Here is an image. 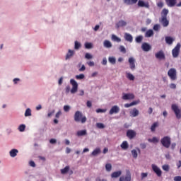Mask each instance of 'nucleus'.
Listing matches in <instances>:
<instances>
[{"label":"nucleus","mask_w":181,"mask_h":181,"mask_svg":"<svg viewBox=\"0 0 181 181\" xmlns=\"http://www.w3.org/2000/svg\"><path fill=\"white\" fill-rule=\"evenodd\" d=\"M70 83L72 85V88L71 89L70 86H66L65 88V93L69 94L70 92L71 94H75L78 91V85L75 79H71Z\"/></svg>","instance_id":"obj_1"},{"label":"nucleus","mask_w":181,"mask_h":181,"mask_svg":"<svg viewBox=\"0 0 181 181\" xmlns=\"http://www.w3.org/2000/svg\"><path fill=\"white\" fill-rule=\"evenodd\" d=\"M74 120L76 122H81L82 124H85L87 122V117L86 116H83L82 112L80 111L76 112L74 115Z\"/></svg>","instance_id":"obj_2"},{"label":"nucleus","mask_w":181,"mask_h":181,"mask_svg":"<svg viewBox=\"0 0 181 181\" xmlns=\"http://www.w3.org/2000/svg\"><path fill=\"white\" fill-rule=\"evenodd\" d=\"M171 109L174 112L175 117L177 119H181V109H180L179 106L176 104H173L171 105Z\"/></svg>","instance_id":"obj_3"},{"label":"nucleus","mask_w":181,"mask_h":181,"mask_svg":"<svg viewBox=\"0 0 181 181\" xmlns=\"http://www.w3.org/2000/svg\"><path fill=\"white\" fill-rule=\"evenodd\" d=\"M160 142L164 147L169 148L171 145V138L168 136H164L161 139Z\"/></svg>","instance_id":"obj_4"},{"label":"nucleus","mask_w":181,"mask_h":181,"mask_svg":"<svg viewBox=\"0 0 181 181\" xmlns=\"http://www.w3.org/2000/svg\"><path fill=\"white\" fill-rule=\"evenodd\" d=\"M177 70L175 68H172L168 71V76L172 81H176L177 79Z\"/></svg>","instance_id":"obj_5"},{"label":"nucleus","mask_w":181,"mask_h":181,"mask_svg":"<svg viewBox=\"0 0 181 181\" xmlns=\"http://www.w3.org/2000/svg\"><path fill=\"white\" fill-rule=\"evenodd\" d=\"M180 48H181V44L178 42L177 45L172 50V55L173 58L175 59L179 57Z\"/></svg>","instance_id":"obj_6"},{"label":"nucleus","mask_w":181,"mask_h":181,"mask_svg":"<svg viewBox=\"0 0 181 181\" xmlns=\"http://www.w3.org/2000/svg\"><path fill=\"white\" fill-rule=\"evenodd\" d=\"M119 181H132V173L129 170H126V175L119 177Z\"/></svg>","instance_id":"obj_7"},{"label":"nucleus","mask_w":181,"mask_h":181,"mask_svg":"<svg viewBox=\"0 0 181 181\" xmlns=\"http://www.w3.org/2000/svg\"><path fill=\"white\" fill-rule=\"evenodd\" d=\"M60 173L62 175H65L69 174V175H72L74 174V171L71 170L69 165L65 166V168L60 170Z\"/></svg>","instance_id":"obj_8"},{"label":"nucleus","mask_w":181,"mask_h":181,"mask_svg":"<svg viewBox=\"0 0 181 181\" xmlns=\"http://www.w3.org/2000/svg\"><path fill=\"white\" fill-rule=\"evenodd\" d=\"M137 133L134 129H128L127 132V137L129 138V139H134L136 137Z\"/></svg>","instance_id":"obj_9"},{"label":"nucleus","mask_w":181,"mask_h":181,"mask_svg":"<svg viewBox=\"0 0 181 181\" xmlns=\"http://www.w3.org/2000/svg\"><path fill=\"white\" fill-rule=\"evenodd\" d=\"M75 53L76 52L74 49H69L65 54V60H71L75 55Z\"/></svg>","instance_id":"obj_10"},{"label":"nucleus","mask_w":181,"mask_h":181,"mask_svg":"<svg viewBox=\"0 0 181 181\" xmlns=\"http://www.w3.org/2000/svg\"><path fill=\"white\" fill-rule=\"evenodd\" d=\"M151 167H152V170L157 175V176L158 177H160L162 175V170H160V168L156 164H152Z\"/></svg>","instance_id":"obj_11"},{"label":"nucleus","mask_w":181,"mask_h":181,"mask_svg":"<svg viewBox=\"0 0 181 181\" xmlns=\"http://www.w3.org/2000/svg\"><path fill=\"white\" fill-rule=\"evenodd\" d=\"M129 67L132 71H134L136 69V59L134 57H129L128 59Z\"/></svg>","instance_id":"obj_12"},{"label":"nucleus","mask_w":181,"mask_h":181,"mask_svg":"<svg viewBox=\"0 0 181 181\" xmlns=\"http://www.w3.org/2000/svg\"><path fill=\"white\" fill-rule=\"evenodd\" d=\"M122 100H134L135 95L134 93H122Z\"/></svg>","instance_id":"obj_13"},{"label":"nucleus","mask_w":181,"mask_h":181,"mask_svg":"<svg viewBox=\"0 0 181 181\" xmlns=\"http://www.w3.org/2000/svg\"><path fill=\"white\" fill-rule=\"evenodd\" d=\"M141 49L144 52H148L151 51V46L148 42H143L141 44Z\"/></svg>","instance_id":"obj_14"},{"label":"nucleus","mask_w":181,"mask_h":181,"mask_svg":"<svg viewBox=\"0 0 181 181\" xmlns=\"http://www.w3.org/2000/svg\"><path fill=\"white\" fill-rule=\"evenodd\" d=\"M139 110L136 108H133L129 111L130 117H136L139 115Z\"/></svg>","instance_id":"obj_15"},{"label":"nucleus","mask_w":181,"mask_h":181,"mask_svg":"<svg viewBox=\"0 0 181 181\" xmlns=\"http://www.w3.org/2000/svg\"><path fill=\"white\" fill-rule=\"evenodd\" d=\"M137 5L139 7L141 8L144 7L146 8H149L150 7L149 3L148 1H143V0H139Z\"/></svg>","instance_id":"obj_16"},{"label":"nucleus","mask_w":181,"mask_h":181,"mask_svg":"<svg viewBox=\"0 0 181 181\" xmlns=\"http://www.w3.org/2000/svg\"><path fill=\"white\" fill-rule=\"evenodd\" d=\"M128 23L124 20H119L117 23H116V28H124L127 26Z\"/></svg>","instance_id":"obj_17"},{"label":"nucleus","mask_w":181,"mask_h":181,"mask_svg":"<svg viewBox=\"0 0 181 181\" xmlns=\"http://www.w3.org/2000/svg\"><path fill=\"white\" fill-rule=\"evenodd\" d=\"M124 38L127 42H129L130 43L133 42V41H134L133 36L128 33H124Z\"/></svg>","instance_id":"obj_18"},{"label":"nucleus","mask_w":181,"mask_h":181,"mask_svg":"<svg viewBox=\"0 0 181 181\" xmlns=\"http://www.w3.org/2000/svg\"><path fill=\"white\" fill-rule=\"evenodd\" d=\"M103 45V47L106 49H110L112 47V42L109 41V40H104Z\"/></svg>","instance_id":"obj_19"},{"label":"nucleus","mask_w":181,"mask_h":181,"mask_svg":"<svg viewBox=\"0 0 181 181\" xmlns=\"http://www.w3.org/2000/svg\"><path fill=\"white\" fill-rule=\"evenodd\" d=\"M156 59H159V60H164L165 58V54L163 53V50H160L157 53H156Z\"/></svg>","instance_id":"obj_20"},{"label":"nucleus","mask_w":181,"mask_h":181,"mask_svg":"<svg viewBox=\"0 0 181 181\" xmlns=\"http://www.w3.org/2000/svg\"><path fill=\"white\" fill-rule=\"evenodd\" d=\"M121 175H122V171L117 170V171L113 172L111 174V177L112 179H117V177H119Z\"/></svg>","instance_id":"obj_21"},{"label":"nucleus","mask_w":181,"mask_h":181,"mask_svg":"<svg viewBox=\"0 0 181 181\" xmlns=\"http://www.w3.org/2000/svg\"><path fill=\"white\" fill-rule=\"evenodd\" d=\"M168 7H174L177 4V0H165Z\"/></svg>","instance_id":"obj_22"},{"label":"nucleus","mask_w":181,"mask_h":181,"mask_svg":"<svg viewBox=\"0 0 181 181\" xmlns=\"http://www.w3.org/2000/svg\"><path fill=\"white\" fill-rule=\"evenodd\" d=\"M119 112V107L117 105H115L110 110V115L117 114Z\"/></svg>","instance_id":"obj_23"},{"label":"nucleus","mask_w":181,"mask_h":181,"mask_svg":"<svg viewBox=\"0 0 181 181\" xmlns=\"http://www.w3.org/2000/svg\"><path fill=\"white\" fill-rule=\"evenodd\" d=\"M138 153H141V150L139 148H136V149H133L132 151V155L134 158H138Z\"/></svg>","instance_id":"obj_24"},{"label":"nucleus","mask_w":181,"mask_h":181,"mask_svg":"<svg viewBox=\"0 0 181 181\" xmlns=\"http://www.w3.org/2000/svg\"><path fill=\"white\" fill-rule=\"evenodd\" d=\"M165 40L168 45H172L173 44V42H175V38L172 37H165Z\"/></svg>","instance_id":"obj_25"},{"label":"nucleus","mask_w":181,"mask_h":181,"mask_svg":"<svg viewBox=\"0 0 181 181\" xmlns=\"http://www.w3.org/2000/svg\"><path fill=\"white\" fill-rule=\"evenodd\" d=\"M84 47H85V49H92L94 47V45L93 42H86L84 43Z\"/></svg>","instance_id":"obj_26"},{"label":"nucleus","mask_w":181,"mask_h":181,"mask_svg":"<svg viewBox=\"0 0 181 181\" xmlns=\"http://www.w3.org/2000/svg\"><path fill=\"white\" fill-rule=\"evenodd\" d=\"M77 136H85L87 135V129L79 130L76 133Z\"/></svg>","instance_id":"obj_27"},{"label":"nucleus","mask_w":181,"mask_h":181,"mask_svg":"<svg viewBox=\"0 0 181 181\" xmlns=\"http://www.w3.org/2000/svg\"><path fill=\"white\" fill-rule=\"evenodd\" d=\"M126 78L131 81H134L135 80V76L129 72H126Z\"/></svg>","instance_id":"obj_28"},{"label":"nucleus","mask_w":181,"mask_h":181,"mask_svg":"<svg viewBox=\"0 0 181 181\" xmlns=\"http://www.w3.org/2000/svg\"><path fill=\"white\" fill-rule=\"evenodd\" d=\"M139 0H124L126 5H134L138 2Z\"/></svg>","instance_id":"obj_29"},{"label":"nucleus","mask_w":181,"mask_h":181,"mask_svg":"<svg viewBox=\"0 0 181 181\" xmlns=\"http://www.w3.org/2000/svg\"><path fill=\"white\" fill-rule=\"evenodd\" d=\"M168 13H169V10L166 8H163L161 12L162 18H167Z\"/></svg>","instance_id":"obj_30"},{"label":"nucleus","mask_w":181,"mask_h":181,"mask_svg":"<svg viewBox=\"0 0 181 181\" xmlns=\"http://www.w3.org/2000/svg\"><path fill=\"white\" fill-rule=\"evenodd\" d=\"M101 153V149L100 148H96L91 153V156H97Z\"/></svg>","instance_id":"obj_31"},{"label":"nucleus","mask_w":181,"mask_h":181,"mask_svg":"<svg viewBox=\"0 0 181 181\" xmlns=\"http://www.w3.org/2000/svg\"><path fill=\"white\" fill-rule=\"evenodd\" d=\"M161 23L163 27H168L169 25V21L167 18H162Z\"/></svg>","instance_id":"obj_32"},{"label":"nucleus","mask_w":181,"mask_h":181,"mask_svg":"<svg viewBox=\"0 0 181 181\" xmlns=\"http://www.w3.org/2000/svg\"><path fill=\"white\" fill-rule=\"evenodd\" d=\"M82 47V45L78 41H75L74 42V49L75 50H79Z\"/></svg>","instance_id":"obj_33"},{"label":"nucleus","mask_w":181,"mask_h":181,"mask_svg":"<svg viewBox=\"0 0 181 181\" xmlns=\"http://www.w3.org/2000/svg\"><path fill=\"white\" fill-rule=\"evenodd\" d=\"M18 153V151L17 149H12L10 151V156L12 158H14V157L17 156Z\"/></svg>","instance_id":"obj_34"},{"label":"nucleus","mask_w":181,"mask_h":181,"mask_svg":"<svg viewBox=\"0 0 181 181\" xmlns=\"http://www.w3.org/2000/svg\"><path fill=\"white\" fill-rule=\"evenodd\" d=\"M107 60L112 64H116V57H113V56L109 57V58H107Z\"/></svg>","instance_id":"obj_35"},{"label":"nucleus","mask_w":181,"mask_h":181,"mask_svg":"<svg viewBox=\"0 0 181 181\" xmlns=\"http://www.w3.org/2000/svg\"><path fill=\"white\" fill-rule=\"evenodd\" d=\"M105 168L106 169V172L110 173L112 171V164L111 163H106V165H105Z\"/></svg>","instance_id":"obj_36"},{"label":"nucleus","mask_w":181,"mask_h":181,"mask_svg":"<svg viewBox=\"0 0 181 181\" xmlns=\"http://www.w3.org/2000/svg\"><path fill=\"white\" fill-rule=\"evenodd\" d=\"M120 146L124 150L128 149V146H129L128 141H123Z\"/></svg>","instance_id":"obj_37"},{"label":"nucleus","mask_w":181,"mask_h":181,"mask_svg":"<svg viewBox=\"0 0 181 181\" xmlns=\"http://www.w3.org/2000/svg\"><path fill=\"white\" fill-rule=\"evenodd\" d=\"M147 141H148V142L154 143L155 144V143L159 142V139L156 137V136H154L152 139H147Z\"/></svg>","instance_id":"obj_38"},{"label":"nucleus","mask_w":181,"mask_h":181,"mask_svg":"<svg viewBox=\"0 0 181 181\" xmlns=\"http://www.w3.org/2000/svg\"><path fill=\"white\" fill-rule=\"evenodd\" d=\"M153 31L152 30H148L146 32V37H151L153 35Z\"/></svg>","instance_id":"obj_39"},{"label":"nucleus","mask_w":181,"mask_h":181,"mask_svg":"<svg viewBox=\"0 0 181 181\" xmlns=\"http://www.w3.org/2000/svg\"><path fill=\"white\" fill-rule=\"evenodd\" d=\"M85 59H86L87 60H91L92 59H93V55L89 52H87L85 54Z\"/></svg>","instance_id":"obj_40"},{"label":"nucleus","mask_w":181,"mask_h":181,"mask_svg":"<svg viewBox=\"0 0 181 181\" xmlns=\"http://www.w3.org/2000/svg\"><path fill=\"white\" fill-rule=\"evenodd\" d=\"M143 39H144V37L140 35V36H137L136 38H135V42L136 43H141L142 41H143Z\"/></svg>","instance_id":"obj_41"},{"label":"nucleus","mask_w":181,"mask_h":181,"mask_svg":"<svg viewBox=\"0 0 181 181\" xmlns=\"http://www.w3.org/2000/svg\"><path fill=\"white\" fill-rule=\"evenodd\" d=\"M96 127L98 129H103L105 128V125L101 122L96 123Z\"/></svg>","instance_id":"obj_42"},{"label":"nucleus","mask_w":181,"mask_h":181,"mask_svg":"<svg viewBox=\"0 0 181 181\" xmlns=\"http://www.w3.org/2000/svg\"><path fill=\"white\" fill-rule=\"evenodd\" d=\"M112 40L114 41V42H121V38H119L115 35H112Z\"/></svg>","instance_id":"obj_43"},{"label":"nucleus","mask_w":181,"mask_h":181,"mask_svg":"<svg viewBox=\"0 0 181 181\" xmlns=\"http://www.w3.org/2000/svg\"><path fill=\"white\" fill-rule=\"evenodd\" d=\"M25 128H26L25 124H21L18 127V131L20 132H23L25 131Z\"/></svg>","instance_id":"obj_44"},{"label":"nucleus","mask_w":181,"mask_h":181,"mask_svg":"<svg viewBox=\"0 0 181 181\" xmlns=\"http://www.w3.org/2000/svg\"><path fill=\"white\" fill-rule=\"evenodd\" d=\"M162 169L165 172H169V170H170V167L168 164H165L162 165Z\"/></svg>","instance_id":"obj_45"},{"label":"nucleus","mask_w":181,"mask_h":181,"mask_svg":"<svg viewBox=\"0 0 181 181\" xmlns=\"http://www.w3.org/2000/svg\"><path fill=\"white\" fill-rule=\"evenodd\" d=\"M119 49L120 52H122L123 54L127 53V49L123 45H120L119 47Z\"/></svg>","instance_id":"obj_46"},{"label":"nucleus","mask_w":181,"mask_h":181,"mask_svg":"<svg viewBox=\"0 0 181 181\" xmlns=\"http://www.w3.org/2000/svg\"><path fill=\"white\" fill-rule=\"evenodd\" d=\"M157 127H158V123H157V122H154V123L152 124L151 127V132H154L156 131V129L157 128Z\"/></svg>","instance_id":"obj_47"},{"label":"nucleus","mask_w":181,"mask_h":181,"mask_svg":"<svg viewBox=\"0 0 181 181\" xmlns=\"http://www.w3.org/2000/svg\"><path fill=\"white\" fill-rule=\"evenodd\" d=\"M63 110H64V111H65V112H68L71 110V106L65 105V106L63 107Z\"/></svg>","instance_id":"obj_48"},{"label":"nucleus","mask_w":181,"mask_h":181,"mask_svg":"<svg viewBox=\"0 0 181 181\" xmlns=\"http://www.w3.org/2000/svg\"><path fill=\"white\" fill-rule=\"evenodd\" d=\"M86 76L83 74H80V75H77L76 76V78L77 80H82L85 78Z\"/></svg>","instance_id":"obj_49"},{"label":"nucleus","mask_w":181,"mask_h":181,"mask_svg":"<svg viewBox=\"0 0 181 181\" xmlns=\"http://www.w3.org/2000/svg\"><path fill=\"white\" fill-rule=\"evenodd\" d=\"M24 115H25V117H29L31 116V110L30 109H27V110H25V114H24Z\"/></svg>","instance_id":"obj_50"},{"label":"nucleus","mask_w":181,"mask_h":181,"mask_svg":"<svg viewBox=\"0 0 181 181\" xmlns=\"http://www.w3.org/2000/svg\"><path fill=\"white\" fill-rule=\"evenodd\" d=\"M148 177V173H141V179H145V177Z\"/></svg>","instance_id":"obj_51"},{"label":"nucleus","mask_w":181,"mask_h":181,"mask_svg":"<svg viewBox=\"0 0 181 181\" xmlns=\"http://www.w3.org/2000/svg\"><path fill=\"white\" fill-rule=\"evenodd\" d=\"M107 110L105 109H98L96 110L97 113H105L106 112Z\"/></svg>","instance_id":"obj_52"},{"label":"nucleus","mask_w":181,"mask_h":181,"mask_svg":"<svg viewBox=\"0 0 181 181\" xmlns=\"http://www.w3.org/2000/svg\"><path fill=\"white\" fill-rule=\"evenodd\" d=\"M102 65H107V60L106 57H103V60L101 62Z\"/></svg>","instance_id":"obj_53"},{"label":"nucleus","mask_w":181,"mask_h":181,"mask_svg":"<svg viewBox=\"0 0 181 181\" xmlns=\"http://www.w3.org/2000/svg\"><path fill=\"white\" fill-rule=\"evenodd\" d=\"M62 115V111H61V110H59V111L56 113L55 117H56L57 119H59Z\"/></svg>","instance_id":"obj_54"},{"label":"nucleus","mask_w":181,"mask_h":181,"mask_svg":"<svg viewBox=\"0 0 181 181\" xmlns=\"http://www.w3.org/2000/svg\"><path fill=\"white\" fill-rule=\"evenodd\" d=\"M170 88L171 89H176L177 88V85L175 83H172L170 84Z\"/></svg>","instance_id":"obj_55"},{"label":"nucleus","mask_w":181,"mask_h":181,"mask_svg":"<svg viewBox=\"0 0 181 181\" xmlns=\"http://www.w3.org/2000/svg\"><path fill=\"white\" fill-rule=\"evenodd\" d=\"M139 103H140V100H136V101H133V102L131 103L132 106H134L136 105H138Z\"/></svg>","instance_id":"obj_56"},{"label":"nucleus","mask_w":181,"mask_h":181,"mask_svg":"<svg viewBox=\"0 0 181 181\" xmlns=\"http://www.w3.org/2000/svg\"><path fill=\"white\" fill-rule=\"evenodd\" d=\"M160 29V25L158 24H156L154 25L153 27V30H156V31H158Z\"/></svg>","instance_id":"obj_57"},{"label":"nucleus","mask_w":181,"mask_h":181,"mask_svg":"<svg viewBox=\"0 0 181 181\" xmlns=\"http://www.w3.org/2000/svg\"><path fill=\"white\" fill-rule=\"evenodd\" d=\"M57 142V140L56 139H51L49 140V143L52 144H54Z\"/></svg>","instance_id":"obj_58"},{"label":"nucleus","mask_w":181,"mask_h":181,"mask_svg":"<svg viewBox=\"0 0 181 181\" xmlns=\"http://www.w3.org/2000/svg\"><path fill=\"white\" fill-rule=\"evenodd\" d=\"M87 64H88V66H95V62H93V61H90V62H87Z\"/></svg>","instance_id":"obj_59"},{"label":"nucleus","mask_w":181,"mask_h":181,"mask_svg":"<svg viewBox=\"0 0 181 181\" xmlns=\"http://www.w3.org/2000/svg\"><path fill=\"white\" fill-rule=\"evenodd\" d=\"M86 105L88 107H91L93 105L92 102L90 100H88L86 103Z\"/></svg>","instance_id":"obj_60"},{"label":"nucleus","mask_w":181,"mask_h":181,"mask_svg":"<svg viewBox=\"0 0 181 181\" xmlns=\"http://www.w3.org/2000/svg\"><path fill=\"white\" fill-rule=\"evenodd\" d=\"M54 113H55V110H53L52 111H51L50 112L48 113L47 116L49 117H51L52 115H54Z\"/></svg>","instance_id":"obj_61"},{"label":"nucleus","mask_w":181,"mask_h":181,"mask_svg":"<svg viewBox=\"0 0 181 181\" xmlns=\"http://www.w3.org/2000/svg\"><path fill=\"white\" fill-rule=\"evenodd\" d=\"M158 7V8H163V3L162 1H159L158 2V4H157Z\"/></svg>","instance_id":"obj_62"},{"label":"nucleus","mask_w":181,"mask_h":181,"mask_svg":"<svg viewBox=\"0 0 181 181\" xmlns=\"http://www.w3.org/2000/svg\"><path fill=\"white\" fill-rule=\"evenodd\" d=\"M174 181H181V176H176L174 177Z\"/></svg>","instance_id":"obj_63"},{"label":"nucleus","mask_w":181,"mask_h":181,"mask_svg":"<svg viewBox=\"0 0 181 181\" xmlns=\"http://www.w3.org/2000/svg\"><path fill=\"white\" fill-rule=\"evenodd\" d=\"M79 71H86V66L82 65V66L79 69Z\"/></svg>","instance_id":"obj_64"}]
</instances>
